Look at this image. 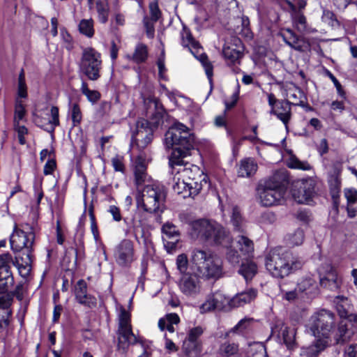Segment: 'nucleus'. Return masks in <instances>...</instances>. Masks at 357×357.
Returning <instances> with one entry per match:
<instances>
[{"mask_svg":"<svg viewBox=\"0 0 357 357\" xmlns=\"http://www.w3.org/2000/svg\"><path fill=\"white\" fill-rule=\"evenodd\" d=\"M165 144L167 149H172L169 157V165L182 166L183 158L190 154L194 149L195 137L190 129L181 123H174L165 135Z\"/></svg>","mask_w":357,"mask_h":357,"instance_id":"1","label":"nucleus"},{"mask_svg":"<svg viewBox=\"0 0 357 357\" xmlns=\"http://www.w3.org/2000/svg\"><path fill=\"white\" fill-rule=\"evenodd\" d=\"M266 267L271 274L283 278L300 270L304 262L297 255L281 247L272 249L266 257Z\"/></svg>","mask_w":357,"mask_h":357,"instance_id":"2","label":"nucleus"},{"mask_svg":"<svg viewBox=\"0 0 357 357\" xmlns=\"http://www.w3.org/2000/svg\"><path fill=\"white\" fill-rule=\"evenodd\" d=\"M190 262L200 277L218 279L222 275V261L209 250L195 248L191 252Z\"/></svg>","mask_w":357,"mask_h":357,"instance_id":"3","label":"nucleus"},{"mask_svg":"<svg viewBox=\"0 0 357 357\" xmlns=\"http://www.w3.org/2000/svg\"><path fill=\"white\" fill-rule=\"evenodd\" d=\"M190 235L192 238H200L225 246L230 242L229 235L222 225L204 219L191 222Z\"/></svg>","mask_w":357,"mask_h":357,"instance_id":"4","label":"nucleus"},{"mask_svg":"<svg viewBox=\"0 0 357 357\" xmlns=\"http://www.w3.org/2000/svg\"><path fill=\"white\" fill-rule=\"evenodd\" d=\"M166 192L165 188L156 184H147L137 197V205L149 213H162L165 209Z\"/></svg>","mask_w":357,"mask_h":357,"instance_id":"5","label":"nucleus"},{"mask_svg":"<svg viewBox=\"0 0 357 357\" xmlns=\"http://www.w3.org/2000/svg\"><path fill=\"white\" fill-rule=\"evenodd\" d=\"M35 240L33 229L29 225L15 226L13 231L10 237L11 249L15 252L24 251L26 255V264L31 261L32 247Z\"/></svg>","mask_w":357,"mask_h":357,"instance_id":"6","label":"nucleus"},{"mask_svg":"<svg viewBox=\"0 0 357 357\" xmlns=\"http://www.w3.org/2000/svg\"><path fill=\"white\" fill-rule=\"evenodd\" d=\"M335 327V314L322 310L311 317L310 331L315 337L331 342V334Z\"/></svg>","mask_w":357,"mask_h":357,"instance_id":"7","label":"nucleus"},{"mask_svg":"<svg viewBox=\"0 0 357 357\" xmlns=\"http://www.w3.org/2000/svg\"><path fill=\"white\" fill-rule=\"evenodd\" d=\"M101 54L92 47L83 50L79 69L80 71L91 81L98 80L102 70Z\"/></svg>","mask_w":357,"mask_h":357,"instance_id":"8","label":"nucleus"},{"mask_svg":"<svg viewBox=\"0 0 357 357\" xmlns=\"http://www.w3.org/2000/svg\"><path fill=\"white\" fill-rule=\"evenodd\" d=\"M117 335V348L126 353L130 345L137 342V338L132 332L130 323V314L125 308L121 307L119 315Z\"/></svg>","mask_w":357,"mask_h":357,"instance_id":"9","label":"nucleus"},{"mask_svg":"<svg viewBox=\"0 0 357 357\" xmlns=\"http://www.w3.org/2000/svg\"><path fill=\"white\" fill-rule=\"evenodd\" d=\"M257 191L261 204L265 206H271L277 204L283 199L286 192V187L273 177L260 184L257 188Z\"/></svg>","mask_w":357,"mask_h":357,"instance_id":"10","label":"nucleus"},{"mask_svg":"<svg viewBox=\"0 0 357 357\" xmlns=\"http://www.w3.org/2000/svg\"><path fill=\"white\" fill-rule=\"evenodd\" d=\"M188 163L181 166H174L172 167L176 174L181 176V178L190 183L193 185L194 194H199L204 185L207 184V176L204 175L197 166L192 165L191 167H185Z\"/></svg>","mask_w":357,"mask_h":357,"instance_id":"11","label":"nucleus"},{"mask_svg":"<svg viewBox=\"0 0 357 357\" xmlns=\"http://www.w3.org/2000/svg\"><path fill=\"white\" fill-rule=\"evenodd\" d=\"M318 273L321 287L330 291H337L340 287L341 279L331 263L322 264L318 269Z\"/></svg>","mask_w":357,"mask_h":357,"instance_id":"12","label":"nucleus"},{"mask_svg":"<svg viewBox=\"0 0 357 357\" xmlns=\"http://www.w3.org/2000/svg\"><path fill=\"white\" fill-rule=\"evenodd\" d=\"M114 257L116 262L123 267H128L136 260L134 243L131 240L123 239L115 248Z\"/></svg>","mask_w":357,"mask_h":357,"instance_id":"13","label":"nucleus"},{"mask_svg":"<svg viewBox=\"0 0 357 357\" xmlns=\"http://www.w3.org/2000/svg\"><path fill=\"white\" fill-rule=\"evenodd\" d=\"M292 197L298 204H309L314 193V183L312 179L301 180L294 183Z\"/></svg>","mask_w":357,"mask_h":357,"instance_id":"14","label":"nucleus"},{"mask_svg":"<svg viewBox=\"0 0 357 357\" xmlns=\"http://www.w3.org/2000/svg\"><path fill=\"white\" fill-rule=\"evenodd\" d=\"M271 333L272 335H276L280 341H282L288 349L294 350L298 347L295 328L287 326L282 321H278L275 326L272 327Z\"/></svg>","mask_w":357,"mask_h":357,"instance_id":"15","label":"nucleus"},{"mask_svg":"<svg viewBox=\"0 0 357 357\" xmlns=\"http://www.w3.org/2000/svg\"><path fill=\"white\" fill-rule=\"evenodd\" d=\"M178 287L185 296L195 297L200 294L202 290V282L199 275L197 273H184L179 280Z\"/></svg>","mask_w":357,"mask_h":357,"instance_id":"16","label":"nucleus"},{"mask_svg":"<svg viewBox=\"0 0 357 357\" xmlns=\"http://www.w3.org/2000/svg\"><path fill=\"white\" fill-rule=\"evenodd\" d=\"M284 43L292 49L298 52H305L310 48V44L304 37H300L289 29H284L279 34Z\"/></svg>","mask_w":357,"mask_h":357,"instance_id":"17","label":"nucleus"},{"mask_svg":"<svg viewBox=\"0 0 357 357\" xmlns=\"http://www.w3.org/2000/svg\"><path fill=\"white\" fill-rule=\"evenodd\" d=\"M296 291L301 297H314L319 294L318 284L312 275H305L298 279Z\"/></svg>","mask_w":357,"mask_h":357,"instance_id":"18","label":"nucleus"},{"mask_svg":"<svg viewBox=\"0 0 357 357\" xmlns=\"http://www.w3.org/2000/svg\"><path fill=\"white\" fill-rule=\"evenodd\" d=\"M75 296L77 302L89 307L96 306V298L87 294V284L84 280H79L75 286Z\"/></svg>","mask_w":357,"mask_h":357,"instance_id":"19","label":"nucleus"},{"mask_svg":"<svg viewBox=\"0 0 357 357\" xmlns=\"http://www.w3.org/2000/svg\"><path fill=\"white\" fill-rule=\"evenodd\" d=\"M147 162L144 155H139L134 161L135 183L137 188L144 185L149 180L146 172Z\"/></svg>","mask_w":357,"mask_h":357,"instance_id":"20","label":"nucleus"},{"mask_svg":"<svg viewBox=\"0 0 357 357\" xmlns=\"http://www.w3.org/2000/svg\"><path fill=\"white\" fill-rule=\"evenodd\" d=\"M270 114L276 116L288 128V123L291 119V102L282 100L278 102L275 109L270 110Z\"/></svg>","mask_w":357,"mask_h":357,"instance_id":"21","label":"nucleus"},{"mask_svg":"<svg viewBox=\"0 0 357 357\" xmlns=\"http://www.w3.org/2000/svg\"><path fill=\"white\" fill-rule=\"evenodd\" d=\"M239 45L236 43V47L230 45H225L222 50V54L225 59L229 63L235 64L239 63L240 59L243 56V47H241V42L239 39L235 40Z\"/></svg>","mask_w":357,"mask_h":357,"instance_id":"22","label":"nucleus"},{"mask_svg":"<svg viewBox=\"0 0 357 357\" xmlns=\"http://www.w3.org/2000/svg\"><path fill=\"white\" fill-rule=\"evenodd\" d=\"M257 296V291L250 289L248 291L237 294L229 302V305L233 307H239L247 303H251Z\"/></svg>","mask_w":357,"mask_h":357,"instance_id":"23","label":"nucleus"},{"mask_svg":"<svg viewBox=\"0 0 357 357\" xmlns=\"http://www.w3.org/2000/svg\"><path fill=\"white\" fill-rule=\"evenodd\" d=\"M174 180V184L173 185V190L177 194L182 195L184 198L194 197L197 195L193 193V185H192L190 183L183 180V178H181L178 174H176Z\"/></svg>","mask_w":357,"mask_h":357,"instance_id":"24","label":"nucleus"},{"mask_svg":"<svg viewBox=\"0 0 357 357\" xmlns=\"http://www.w3.org/2000/svg\"><path fill=\"white\" fill-rule=\"evenodd\" d=\"M342 168L340 165H335L333 169V172L330 174L328 178V183L330 186L331 192L333 197L337 196L341 188V178L340 174Z\"/></svg>","mask_w":357,"mask_h":357,"instance_id":"25","label":"nucleus"},{"mask_svg":"<svg viewBox=\"0 0 357 357\" xmlns=\"http://www.w3.org/2000/svg\"><path fill=\"white\" fill-rule=\"evenodd\" d=\"M315 338L316 340L313 344L303 349V352L306 357H317L330 344V342L326 340L319 337Z\"/></svg>","mask_w":357,"mask_h":357,"instance_id":"26","label":"nucleus"},{"mask_svg":"<svg viewBox=\"0 0 357 357\" xmlns=\"http://www.w3.org/2000/svg\"><path fill=\"white\" fill-rule=\"evenodd\" d=\"M153 134L151 130H139L132 135V142L135 144L139 149H144L151 143Z\"/></svg>","mask_w":357,"mask_h":357,"instance_id":"27","label":"nucleus"},{"mask_svg":"<svg viewBox=\"0 0 357 357\" xmlns=\"http://www.w3.org/2000/svg\"><path fill=\"white\" fill-rule=\"evenodd\" d=\"M257 169V164L252 158H246L241 161L238 174L241 177H250L255 174Z\"/></svg>","mask_w":357,"mask_h":357,"instance_id":"28","label":"nucleus"},{"mask_svg":"<svg viewBox=\"0 0 357 357\" xmlns=\"http://www.w3.org/2000/svg\"><path fill=\"white\" fill-rule=\"evenodd\" d=\"M218 353L220 357H238L239 345L238 343L226 341L220 345Z\"/></svg>","mask_w":357,"mask_h":357,"instance_id":"29","label":"nucleus"},{"mask_svg":"<svg viewBox=\"0 0 357 357\" xmlns=\"http://www.w3.org/2000/svg\"><path fill=\"white\" fill-rule=\"evenodd\" d=\"M182 349L186 357H199L202 351L201 342L184 340Z\"/></svg>","mask_w":357,"mask_h":357,"instance_id":"30","label":"nucleus"},{"mask_svg":"<svg viewBox=\"0 0 357 357\" xmlns=\"http://www.w3.org/2000/svg\"><path fill=\"white\" fill-rule=\"evenodd\" d=\"M236 245L241 255L245 257H249L254 251L252 241L244 235H241L236 241Z\"/></svg>","mask_w":357,"mask_h":357,"instance_id":"31","label":"nucleus"},{"mask_svg":"<svg viewBox=\"0 0 357 357\" xmlns=\"http://www.w3.org/2000/svg\"><path fill=\"white\" fill-rule=\"evenodd\" d=\"M181 36L182 45L184 47H188L192 54H195L192 50L198 52L201 48L199 43L195 40V39L192 37L190 30L185 26H183V29L181 33Z\"/></svg>","mask_w":357,"mask_h":357,"instance_id":"32","label":"nucleus"},{"mask_svg":"<svg viewBox=\"0 0 357 357\" xmlns=\"http://www.w3.org/2000/svg\"><path fill=\"white\" fill-rule=\"evenodd\" d=\"M151 102L154 105L155 112L151 116V121L150 123L158 127L160 124L163 123L165 111L158 99L155 98H152Z\"/></svg>","mask_w":357,"mask_h":357,"instance_id":"33","label":"nucleus"},{"mask_svg":"<svg viewBox=\"0 0 357 357\" xmlns=\"http://www.w3.org/2000/svg\"><path fill=\"white\" fill-rule=\"evenodd\" d=\"M257 273V266L252 261L243 262L238 269L241 274L246 281L251 280Z\"/></svg>","mask_w":357,"mask_h":357,"instance_id":"34","label":"nucleus"},{"mask_svg":"<svg viewBox=\"0 0 357 357\" xmlns=\"http://www.w3.org/2000/svg\"><path fill=\"white\" fill-rule=\"evenodd\" d=\"M354 335V332L349 329L346 324L341 322L335 335L336 344H344L349 341Z\"/></svg>","mask_w":357,"mask_h":357,"instance_id":"35","label":"nucleus"},{"mask_svg":"<svg viewBox=\"0 0 357 357\" xmlns=\"http://www.w3.org/2000/svg\"><path fill=\"white\" fill-rule=\"evenodd\" d=\"M231 222L234 229L239 232H244L245 230V222L241 216V211L238 206L232 208Z\"/></svg>","mask_w":357,"mask_h":357,"instance_id":"36","label":"nucleus"},{"mask_svg":"<svg viewBox=\"0 0 357 357\" xmlns=\"http://www.w3.org/2000/svg\"><path fill=\"white\" fill-rule=\"evenodd\" d=\"M96 8L98 15L99 21L105 24L108 20L109 5L107 0H98L96 3Z\"/></svg>","mask_w":357,"mask_h":357,"instance_id":"37","label":"nucleus"},{"mask_svg":"<svg viewBox=\"0 0 357 357\" xmlns=\"http://www.w3.org/2000/svg\"><path fill=\"white\" fill-rule=\"evenodd\" d=\"M14 283V279L10 268L0 271V293H5Z\"/></svg>","mask_w":357,"mask_h":357,"instance_id":"38","label":"nucleus"},{"mask_svg":"<svg viewBox=\"0 0 357 357\" xmlns=\"http://www.w3.org/2000/svg\"><path fill=\"white\" fill-rule=\"evenodd\" d=\"M253 321L254 319L252 318H244L240 320L235 326L225 333V337H228L231 333H243L250 328Z\"/></svg>","mask_w":357,"mask_h":357,"instance_id":"39","label":"nucleus"},{"mask_svg":"<svg viewBox=\"0 0 357 357\" xmlns=\"http://www.w3.org/2000/svg\"><path fill=\"white\" fill-rule=\"evenodd\" d=\"M148 57V50L147 46L144 44H138L135 50V52L130 59L137 63L144 62Z\"/></svg>","mask_w":357,"mask_h":357,"instance_id":"40","label":"nucleus"},{"mask_svg":"<svg viewBox=\"0 0 357 357\" xmlns=\"http://www.w3.org/2000/svg\"><path fill=\"white\" fill-rule=\"evenodd\" d=\"M305 235L301 229H297L286 236V242L289 246H298L303 243Z\"/></svg>","mask_w":357,"mask_h":357,"instance_id":"41","label":"nucleus"},{"mask_svg":"<svg viewBox=\"0 0 357 357\" xmlns=\"http://www.w3.org/2000/svg\"><path fill=\"white\" fill-rule=\"evenodd\" d=\"M293 26L300 33H304L307 30V20L302 13L291 14Z\"/></svg>","mask_w":357,"mask_h":357,"instance_id":"42","label":"nucleus"},{"mask_svg":"<svg viewBox=\"0 0 357 357\" xmlns=\"http://www.w3.org/2000/svg\"><path fill=\"white\" fill-rule=\"evenodd\" d=\"M79 31L88 38L94 35L93 20L92 19L82 20L79 24Z\"/></svg>","mask_w":357,"mask_h":357,"instance_id":"43","label":"nucleus"},{"mask_svg":"<svg viewBox=\"0 0 357 357\" xmlns=\"http://www.w3.org/2000/svg\"><path fill=\"white\" fill-rule=\"evenodd\" d=\"M80 91L84 96H86L88 100L93 104L96 103L100 98V93L98 91L89 89L86 82L83 81L82 82Z\"/></svg>","mask_w":357,"mask_h":357,"instance_id":"44","label":"nucleus"},{"mask_svg":"<svg viewBox=\"0 0 357 357\" xmlns=\"http://www.w3.org/2000/svg\"><path fill=\"white\" fill-rule=\"evenodd\" d=\"M145 211H137L135 213L132 218L130 219V222L128 224L132 227L134 229H138L143 225H146V217H145Z\"/></svg>","mask_w":357,"mask_h":357,"instance_id":"45","label":"nucleus"},{"mask_svg":"<svg viewBox=\"0 0 357 357\" xmlns=\"http://www.w3.org/2000/svg\"><path fill=\"white\" fill-rule=\"evenodd\" d=\"M162 232L165 235L167 238H178L180 235L176 227L171 222H166L162 227Z\"/></svg>","mask_w":357,"mask_h":357,"instance_id":"46","label":"nucleus"},{"mask_svg":"<svg viewBox=\"0 0 357 357\" xmlns=\"http://www.w3.org/2000/svg\"><path fill=\"white\" fill-rule=\"evenodd\" d=\"M150 19L158 21L162 16V12L159 8L158 0H153L149 5Z\"/></svg>","mask_w":357,"mask_h":357,"instance_id":"47","label":"nucleus"},{"mask_svg":"<svg viewBox=\"0 0 357 357\" xmlns=\"http://www.w3.org/2000/svg\"><path fill=\"white\" fill-rule=\"evenodd\" d=\"M157 21L153 20L149 16H144L143 18V24L146 30L148 38H153L155 34V23Z\"/></svg>","mask_w":357,"mask_h":357,"instance_id":"48","label":"nucleus"},{"mask_svg":"<svg viewBox=\"0 0 357 357\" xmlns=\"http://www.w3.org/2000/svg\"><path fill=\"white\" fill-rule=\"evenodd\" d=\"M18 95L21 98H26L27 96L25 74L23 69L21 70L18 77Z\"/></svg>","mask_w":357,"mask_h":357,"instance_id":"49","label":"nucleus"},{"mask_svg":"<svg viewBox=\"0 0 357 357\" xmlns=\"http://www.w3.org/2000/svg\"><path fill=\"white\" fill-rule=\"evenodd\" d=\"M71 119L74 126L78 124L82 121V112L77 103H73L70 107Z\"/></svg>","mask_w":357,"mask_h":357,"instance_id":"50","label":"nucleus"},{"mask_svg":"<svg viewBox=\"0 0 357 357\" xmlns=\"http://www.w3.org/2000/svg\"><path fill=\"white\" fill-rule=\"evenodd\" d=\"M188 257L185 254L179 255L176 258V266L177 269L181 273H186L185 271L188 269Z\"/></svg>","mask_w":357,"mask_h":357,"instance_id":"51","label":"nucleus"},{"mask_svg":"<svg viewBox=\"0 0 357 357\" xmlns=\"http://www.w3.org/2000/svg\"><path fill=\"white\" fill-rule=\"evenodd\" d=\"M12 262H13V257L10 253L0 255V271L10 269Z\"/></svg>","mask_w":357,"mask_h":357,"instance_id":"52","label":"nucleus"},{"mask_svg":"<svg viewBox=\"0 0 357 357\" xmlns=\"http://www.w3.org/2000/svg\"><path fill=\"white\" fill-rule=\"evenodd\" d=\"M203 332V328L200 326L192 328L189 331L188 337H186L185 340L192 342H200L199 338L202 335Z\"/></svg>","mask_w":357,"mask_h":357,"instance_id":"53","label":"nucleus"},{"mask_svg":"<svg viewBox=\"0 0 357 357\" xmlns=\"http://www.w3.org/2000/svg\"><path fill=\"white\" fill-rule=\"evenodd\" d=\"M199 61L202 62L206 74L209 79H211L213 75V66L208 61L207 56L204 54H202L199 56Z\"/></svg>","mask_w":357,"mask_h":357,"instance_id":"54","label":"nucleus"},{"mask_svg":"<svg viewBox=\"0 0 357 357\" xmlns=\"http://www.w3.org/2000/svg\"><path fill=\"white\" fill-rule=\"evenodd\" d=\"M239 93H240V86L238 84L236 88L235 91L231 95L230 100H226L225 102L226 109H230L236 105V104L237 103L238 100L239 98Z\"/></svg>","mask_w":357,"mask_h":357,"instance_id":"55","label":"nucleus"},{"mask_svg":"<svg viewBox=\"0 0 357 357\" xmlns=\"http://www.w3.org/2000/svg\"><path fill=\"white\" fill-rule=\"evenodd\" d=\"M215 296L217 298V304L219 305V310H222L227 304H229V298L227 297L221 291L214 292Z\"/></svg>","mask_w":357,"mask_h":357,"instance_id":"56","label":"nucleus"},{"mask_svg":"<svg viewBox=\"0 0 357 357\" xmlns=\"http://www.w3.org/2000/svg\"><path fill=\"white\" fill-rule=\"evenodd\" d=\"M288 94L289 96V98L294 100V102H291V105H303V101L301 100L303 96V93L299 89H296L294 92L289 91Z\"/></svg>","mask_w":357,"mask_h":357,"instance_id":"57","label":"nucleus"},{"mask_svg":"<svg viewBox=\"0 0 357 357\" xmlns=\"http://www.w3.org/2000/svg\"><path fill=\"white\" fill-rule=\"evenodd\" d=\"M344 196L347 201V205H352L357 202V190L356 189H345Z\"/></svg>","mask_w":357,"mask_h":357,"instance_id":"58","label":"nucleus"},{"mask_svg":"<svg viewBox=\"0 0 357 357\" xmlns=\"http://www.w3.org/2000/svg\"><path fill=\"white\" fill-rule=\"evenodd\" d=\"M50 112L52 119L50 120V123L52 126V131H53L55 127L59 125L58 107L54 106L52 107Z\"/></svg>","mask_w":357,"mask_h":357,"instance_id":"59","label":"nucleus"},{"mask_svg":"<svg viewBox=\"0 0 357 357\" xmlns=\"http://www.w3.org/2000/svg\"><path fill=\"white\" fill-rule=\"evenodd\" d=\"M122 156L116 155L112 159V164L115 171L123 172L125 169Z\"/></svg>","mask_w":357,"mask_h":357,"instance_id":"60","label":"nucleus"},{"mask_svg":"<svg viewBox=\"0 0 357 357\" xmlns=\"http://www.w3.org/2000/svg\"><path fill=\"white\" fill-rule=\"evenodd\" d=\"M241 256L236 250L232 249H230L227 253V260L234 265L238 264L240 262Z\"/></svg>","mask_w":357,"mask_h":357,"instance_id":"61","label":"nucleus"},{"mask_svg":"<svg viewBox=\"0 0 357 357\" xmlns=\"http://www.w3.org/2000/svg\"><path fill=\"white\" fill-rule=\"evenodd\" d=\"M289 167L294 169H299L303 170H308L310 169V165L307 162H303L298 159H292L289 165Z\"/></svg>","mask_w":357,"mask_h":357,"instance_id":"62","label":"nucleus"},{"mask_svg":"<svg viewBox=\"0 0 357 357\" xmlns=\"http://www.w3.org/2000/svg\"><path fill=\"white\" fill-rule=\"evenodd\" d=\"M216 310L209 295L207 296L205 302L200 306V312L206 313Z\"/></svg>","mask_w":357,"mask_h":357,"instance_id":"63","label":"nucleus"},{"mask_svg":"<svg viewBox=\"0 0 357 357\" xmlns=\"http://www.w3.org/2000/svg\"><path fill=\"white\" fill-rule=\"evenodd\" d=\"M25 109L23 105L20 103H17L15 106V123L19 122V121L22 120L25 114Z\"/></svg>","mask_w":357,"mask_h":357,"instance_id":"64","label":"nucleus"}]
</instances>
